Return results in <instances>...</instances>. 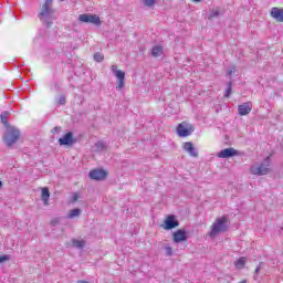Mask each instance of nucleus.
Wrapping results in <instances>:
<instances>
[{
  "label": "nucleus",
  "mask_w": 283,
  "mask_h": 283,
  "mask_svg": "<svg viewBox=\"0 0 283 283\" xmlns=\"http://www.w3.org/2000/svg\"><path fill=\"white\" fill-rule=\"evenodd\" d=\"M8 116H10V112L4 111L1 113L0 119L7 128V132L3 135V143L7 145V147H12L17 143V140L21 138V130L10 125V123L8 122Z\"/></svg>",
  "instance_id": "obj_1"
},
{
  "label": "nucleus",
  "mask_w": 283,
  "mask_h": 283,
  "mask_svg": "<svg viewBox=\"0 0 283 283\" xmlns=\"http://www.w3.org/2000/svg\"><path fill=\"white\" fill-rule=\"evenodd\" d=\"M38 17L45 28H52L56 21V10L52 8V0H45Z\"/></svg>",
  "instance_id": "obj_2"
},
{
  "label": "nucleus",
  "mask_w": 283,
  "mask_h": 283,
  "mask_svg": "<svg viewBox=\"0 0 283 283\" xmlns=\"http://www.w3.org/2000/svg\"><path fill=\"white\" fill-rule=\"evenodd\" d=\"M229 217L223 216L218 218L212 224V229L209 233L210 238H216L219 233H227V231H229Z\"/></svg>",
  "instance_id": "obj_3"
},
{
  "label": "nucleus",
  "mask_w": 283,
  "mask_h": 283,
  "mask_svg": "<svg viewBox=\"0 0 283 283\" xmlns=\"http://www.w3.org/2000/svg\"><path fill=\"white\" fill-rule=\"evenodd\" d=\"M193 132H196V126L187 122L178 124L176 128V134L179 138H187V136H191Z\"/></svg>",
  "instance_id": "obj_4"
},
{
  "label": "nucleus",
  "mask_w": 283,
  "mask_h": 283,
  "mask_svg": "<svg viewBox=\"0 0 283 283\" xmlns=\"http://www.w3.org/2000/svg\"><path fill=\"white\" fill-rule=\"evenodd\" d=\"M161 227H163V229H165V231H171L172 229L180 227V221L178 219H176L175 214H169L164 220V224H161Z\"/></svg>",
  "instance_id": "obj_5"
},
{
  "label": "nucleus",
  "mask_w": 283,
  "mask_h": 283,
  "mask_svg": "<svg viewBox=\"0 0 283 283\" xmlns=\"http://www.w3.org/2000/svg\"><path fill=\"white\" fill-rule=\"evenodd\" d=\"M111 70L113 72V74L116 76V78L118 80V84L116 85V90H123V87H125V72L118 70V66L116 64H113L111 66Z\"/></svg>",
  "instance_id": "obj_6"
},
{
  "label": "nucleus",
  "mask_w": 283,
  "mask_h": 283,
  "mask_svg": "<svg viewBox=\"0 0 283 283\" xmlns=\"http://www.w3.org/2000/svg\"><path fill=\"white\" fill-rule=\"evenodd\" d=\"M81 23H93V25H101V18L92 13H83L78 15Z\"/></svg>",
  "instance_id": "obj_7"
},
{
  "label": "nucleus",
  "mask_w": 283,
  "mask_h": 283,
  "mask_svg": "<svg viewBox=\"0 0 283 283\" xmlns=\"http://www.w3.org/2000/svg\"><path fill=\"white\" fill-rule=\"evenodd\" d=\"M77 140L74 138V133L69 132L64 134L60 139H59V145L61 147H72V145L76 144Z\"/></svg>",
  "instance_id": "obj_8"
},
{
  "label": "nucleus",
  "mask_w": 283,
  "mask_h": 283,
  "mask_svg": "<svg viewBox=\"0 0 283 283\" xmlns=\"http://www.w3.org/2000/svg\"><path fill=\"white\" fill-rule=\"evenodd\" d=\"M107 176H109V172H107V170H104L102 168H96L88 172V178H91V180H96V181L105 180Z\"/></svg>",
  "instance_id": "obj_9"
},
{
  "label": "nucleus",
  "mask_w": 283,
  "mask_h": 283,
  "mask_svg": "<svg viewBox=\"0 0 283 283\" xmlns=\"http://www.w3.org/2000/svg\"><path fill=\"white\" fill-rule=\"evenodd\" d=\"M188 240L189 234L185 229H179L172 233V242H175V244H180V242H187Z\"/></svg>",
  "instance_id": "obj_10"
},
{
  "label": "nucleus",
  "mask_w": 283,
  "mask_h": 283,
  "mask_svg": "<svg viewBox=\"0 0 283 283\" xmlns=\"http://www.w3.org/2000/svg\"><path fill=\"white\" fill-rule=\"evenodd\" d=\"M233 156H240V151H238L235 148H224L220 153L217 154L218 158H233Z\"/></svg>",
  "instance_id": "obj_11"
},
{
  "label": "nucleus",
  "mask_w": 283,
  "mask_h": 283,
  "mask_svg": "<svg viewBox=\"0 0 283 283\" xmlns=\"http://www.w3.org/2000/svg\"><path fill=\"white\" fill-rule=\"evenodd\" d=\"M239 116H248L251 114V109H253V104L251 102H245L238 106Z\"/></svg>",
  "instance_id": "obj_12"
},
{
  "label": "nucleus",
  "mask_w": 283,
  "mask_h": 283,
  "mask_svg": "<svg viewBox=\"0 0 283 283\" xmlns=\"http://www.w3.org/2000/svg\"><path fill=\"white\" fill-rule=\"evenodd\" d=\"M270 14H271L272 19H274L279 23H283V9L274 7L271 9Z\"/></svg>",
  "instance_id": "obj_13"
},
{
  "label": "nucleus",
  "mask_w": 283,
  "mask_h": 283,
  "mask_svg": "<svg viewBox=\"0 0 283 283\" xmlns=\"http://www.w3.org/2000/svg\"><path fill=\"white\" fill-rule=\"evenodd\" d=\"M184 150L189 154L192 158H198V150H196V147L193 146V143L186 142L184 143Z\"/></svg>",
  "instance_id": "obj_14"
},
{
  "label": "nucleus",
  "mask_w": 283,
  "mask_h": 283,
  "mask_svg": "<svg viewBox=\"0 0 283 283\" xmlns=\"http://www.w3.org/2000/svg\"><path fill=\"white\" fill-rule=\"evenodd\" d=\"M252 174L254 176H266L271 174V168H269L268 166H262V164H260L259 167L252 169Z\"/></svg>",
  "instance_id": "obj_15"
},
{
  "label": "nucleus",
  "mask_w": 283,
  "mask_h": 283,
  "mask_svg": "<svg viewBox=\"0 0 283 283\" xmlns=\"http://www.w3.org/2000/svg\"><path fill=\"white\" fill-rule=\"evenodd\" d=\"M150 54H151V56H154V59H158V56H163V54H164L163 46H160V45L153 46Z\"/></svg>",
  "instance_id": "obj_16"
},
{
  "label": "nucleus",
  "mask_w": 283,
  "mask_h": 283,
  "mask_svg": "<svg viewBox=\"0 0 283 283\" xmlns=\"http://www.w3.org/2000/svg\"><path fill=\"white\" fill-rule=\"evenodd\" d=\"M72 247L73 249H85V240H77V239H72Z\"/></svg>",
  "instance_id": "obj_17"
},
{
  "label": "nucleus",
  "mask_w": 283,
  "mask_h": 283,
  "mask_svg": "<svg viewBox=\"0 0 283 283\" xmlns=\"http://www.w3.org/2000/svg\"><path fill=\"white\" fill-rule=\"evenodd\" d=\"M41 200L44 202L46 206L49 200H50V189L49 188H42V193H41Z\"/></svg>",
  "instance_id": "obj_18"
},
{
  "label": "nucleus",
  "mask_w": 283,
  "mask_h": 283,
  "mask_svg": "<svg viewBox=\"0 0 283 283\" xmlns=\"http://www.w3.org/2000/svg\"><path fill=\"white\" fill-rule=\"evenodd\" d=\"M245 264H247V258L244 256H241L234 262L235 269H239V270H242L245 266Z\"/></svg>",
  "instance_id": "obj_19"
},
{
  "label": "nucleus",
  "mask_w": 283,
  "mask_h": 283,
  "mask_svg": "<svg viewBox=\"0 0 283 283\" xmlns=\"http://www.w3.org/2000/svg\"><path fill=\"white\" fill-rule=\"evenodd\" d=\"M78 216H81V209L75 208V209L70 211V213L67 214V218L70 220H72L73 218H78Z\"/></svg>",
  "instance_id": "obj_20"
},
{
  "label": "nucleus",
  "mask_w": 283,
  "mask_h": 283,
  "mask_svg": "<svg viewBox=\"0 0 283 283\" xmlns=\"http://www.w3.org/2000/svg\"><path fill=\"white\" fill-rule=\"evenodd\" d=\"M231 92H233V82L232 81L228 82V84H227L224 98H229V96H231Z\"/></svg>",
  "instance_id": "obj_21"
},
{
  "label": "nucleus",
  "mask_w": 283,
  "mask_h": 283,
  "mask_svg": "<svg viewBox=\"0 0 283 283\" xmlns=\"http://www.w3.org/2000/svg\"><path fill=\"white\" fill-rule=\"evenodd\" d=\"M93 59L96 61V63H103V61H105V55H103L101 52H96L94 53Z\"/></svg>",
  "instance_id": "obj_22"
},
{
  "label": "nucleus",
  "mask_w": 283,
  "mask_h": 283,
  "mask_svg": "<svg viewBox=\"0 0 283 283\" xmlns=\"http://www.w3.org/2000/svg\"><path fill=\"white\" fill-rule=\"evenodd\" d=\"M220 14H222V13H220V11L212 9L210 11V13L208 14V20L212 21V19H216L217 17H220Z\"/></svg>",
  "instance_id": "obj_23"
},
{
  "label": "nucleus",
  "mask_w": 283,
  "mask_h": 283,
  "mask_svg": "<svg viewBox=\"0 0 283 283\" xmlns=\"http://www.w3.org/2000/svg\"><path fill=\"white\" fill-rule=\"evenodd\" d=\"M261 165L263 166V167H271V155L270 156H268V157H265L264 159H263V161L261 163Z\"/></svg>",
  "instance_id": "obj_24"
},
{
  "label": "nucleus",
  "mask_w": 283,
  "mask_h": 283,
  "mask_svg": "<svg viewBox=\"0 0 283 283\" xmlns=\"http://www.w3.org/2000/svg\"><path fill=\"white\" fill-rule=\"evenodd\" d=\"M143 3L146 6V8H151L156 4V0H143Z\"/></svg>",
  "instance_id": "obj_25"
},
{
  "label": "nucleus",
  "mask_w": 283,
  "mask_h": 283,
  "mask_svg": "<svg viewBox=\"0 0 283 283\" xmlns=\"http://www.w3.org/2000/svg\"><path fill=\"white\" fill-rule=\"evenodd\" d=\"M10 259V254L0 255V264H3V262H9Z\"/></svg>",
  "instance_id": "obj_26"
},
{
  "label": "nucleus",
  "mask_w": 283,
  "mask_h": 283,
  "mask_svg": "<svg viewBox=\"0 0 283 283\" xmlns=\"http://www.w3.org/2000/svg\"><path fill=\"white\" fill-rule=\"evenodd\" d=\"M65 103H67V99L65 98V95H61L57 98V105H65Z\"/></svg>",
  "instance_id": "obj_27"
},
{
  "label": "nucleus",
  "mask_w": 283,
  "mask_h": 283,
  "mask_svg": "<svg viewBox=\"0 0 283 283\" xmlns=\"http://www.w3.org/2000/svg\"><path fill=\"white\" fill-rule=\"evenodd\" d=\"M61 222V217H55L51 220V227H56Z\"/></svg>",
  "instance_id": "obj_28"
},
{
  "label": "nucleus",
  "mask_w": 283,
  "mask_h": 283,
  "mask_svg": "<svg viewBox=\"0 0 283 283\" xmlns=\"http://www.w3.org/2000/svg\"><path fill=\"white\" fill-rule=\"evenodd\" d=\"M165 251H166V255H168V258H171V255H174V249L171 247H166Z\"/></svg>",
  "instance_id": "obj_29"
},
{
  "label": "nucleus",
  "mask_w": 283,
  "mask_h": 283,
  "mask_svg": "<svg viewBox=\"0 0 283 283\" xmlns=\"http://www.w3.org/2000/svg\"><path fill=\"white\" fill-rule=\"evenodd\" d=\"M78 201V192H74L72 198H71V202L74 203V202H77Z\"/></svg>",
  "instance_id": "obj_30"
},
{
  "label": "nucleus",
  "mask_w": 283,
  "mask_h": 283,
  "mask_svg": "<svg viewBox=\"0 0 283 283\" xmlns=\"http://www.w3.org/2000/svg\"><path fill=\"white\" fill-rule=\"evenodd\" d=\"M262 266H264V262H260L259 265L256 266V269L254 270V274L258 275V273H260V270L262 269Z\"/></svg>",
  "instance_id": "obj_31"
},
{
  "label": "nucleus",
  "mask_w": 283,
  "mask_h": 283,
  "mask_svg": "<svg viewBox=\"0 0 283 283\" xmlns=\"http://www.w3.org/2000/svg\"><path fill=\"white\" fill-rule=\"evenodd\" d=\"M60 132H61V126H55V127L51 130L52 134H60Z\"/></svg>",
  "instance_id": "obj_32"
},
{
  "label": "nucleus",
  "mask_w": 283,
  "mask_h": 283,
  "mask_svg": "<svg viewBox=\"0 0 283 283\" xmlns=\"http://www.w3.org/2000/svg\"><path fill=\"white\" fill-rule=\"evenodd\" d=\"M234 72H235V66H233L231 70L228 71L227 76H232Z\"/></svg>",
  "instance_id": "obj_33"
},
{
  "label": "nucleus",
  "mask_w": 283,
  "mask_h": 283,
  "mask_svg": "<svg viewBox=\"0 0 283 283\" xmlns=\"http://www.w3.org/2000/svg\"><path fill=\"white\" fill-rule=\"evenodd\" d=\"M195 3H200L202 0H192Z\"/></svg>",
  "instance_id": "obj_34"
},
{
  "label": "nucleus",
  "mask_w": 283,
  "mask_h": 283,
  "mask_svg": "<svg viewBox=\"0 0 283 283\" xmlns=\"http://www.w3.org/2000/svg\"><path fill=\"white\" fill-rule=\"evenodd\" d=\"M1 187H3V181L0 180V189H1Z\"/></svg>",
  "instance_id": "obj_35"
},
{
  "label": "nucleus",
  "mask_w": 283,
  "mask_h": 283,
  "mask_svg": "<svg viewBox=\"0 0 283 283\" xmlns=\"http://www.w3.org/2000/svg\"><path fill=\"white\" fill-rule=\"evenodd\" d=\"M239 283H247V280H242V281H240Z\"/></svg>",
  "instance_id": "obj_36"
},
{
  "label": "nucleus",
  "mask_w": 283,
  "mask_h": 283,
  "mask_svg": "<svg viewBox=\"0 0 283 283\" xmlns=\"http://www.w3.org/2000/svg\"><path fill=\"white\" fill-rule=\"evenodd\" d=\"M60 1H65V0H60Z\"/></svg>",
  "instance_id": "obj_37"
}]
</instances>
